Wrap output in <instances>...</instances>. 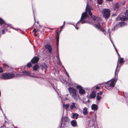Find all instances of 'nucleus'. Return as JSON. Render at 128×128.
Masks as SVG:
<instances>
[{
	"instance_id": "7",
	"label": "nucleus",
	"mask_w": 128,
	"mask_h": 128,
	"mask_svg": "<svg viewBox=\"0 0 128 128\" xmlns=\"http://www.w3.org/2000/svg\"><path fill=\"white\" fill-rule=\"evenodd\" d=\"M59 35L57 34L56 36V42H57V50H58V55L56 56V57L57 58V59L58 60V61H59V62H60V60L59 58V52H58V44H59Z\"/></svg>"
},
{
	"instance_id": "6",
	"label": "nucleus",
	"mask_w": 128,
	"mask_h": 128,
	"mask_svg": "<svg viewBox=\"0 0 128 128\" xmlns=\"http://www.w3.org/2000/svg\"><path fill=\"white\" fill-rule=\"evenodd\" d=\"M76 88L79 90V93L81 94H84L86 92L83 89L82 86L80 85H78L76 86Z\"/></svg>"
},
{
	"instance_id": "19",
	"label": "nucleus",
	"mask_w": 128,
	"mask_h": 128,
	"mask_svg": "<svg viewBox=\"0 0 128 128\" xmlns=\"http://www.w3.org/2000/svg\"><path fill=\"white\" fill-rule=\"evenodd\" d=\"M79 115L76 113H74L72 116V117L74 118L77 119L78 118Z\"/></svg>"
},
{
	"instance_id": "10",
	"label": "nucleus",
	"mask_w": 128,
	"mask_h": 128,
	"mask_svg": "<svg viewBox=\"0 0 128 128\" xmlns=\"http://www.w3.org/2000/svg\"><path fill=\"white\" fill-rule=\"evenodd\" d=\"M45 48L48 49L49 52L50 53L52 52V46L50 45L47 44L45 46Z\"/></svg>"
},
{
	"instance_id": "32",
	"label": "nucleus",
	"mask_w": 128,
	"mask_h": 128,
	"mask_svg": "<svg viewBox=\"0 0 128 128\" xmlns=\"http://www.w3.org/2000/svg\"><path fill=\"white\" fill-rule=\"evenodd\" d=\"M47 66L45 65H44V68H43L45 69L46 68H47Z\"/></svg>"
},
{
	"instance_id": "21",
	"label": "nucleus",
	"mask_w": 128,
	"mask_h": 128,
	"mask_svg": "<svg viewBox=\"0 0 128 128\" xmlns=\"http://www.w3.org/2000/svg\"><path fill=\"white\" fill-rule=\"evenodd\" d=\"M99 93H98L97 94V96L96 97L97 100H100L101 98V96H99Z\"/></svg>"
},
{
	"instance_id": "40",
	"label": "nucleus",
	"mask_w": 128,
	"mask_h": 128,
	"mask_svg": "<svg viewBox=\"0 0 128 128\" xmlns=\"http://www.w3.org/2000/svg\"><path fill=\"white\" fill-rule=\"evenodd\" d=\"M34 35L35 36H37V35L36 34V33H34Z\"/></svg>"
},
{
	"instance_id": "23",
	"label": "nucleus",
	"mask_w": 128,
	"mask_h": 128,
	"mask_svg": "<svg viewBox=\"0 0 128 128\" xmlns=\"http://www.w3.org/2000/svg\"><path fill=\"white\" fill-rule=\"evenodd\" d=\"M111 40V41L112 43V44H113V46H114V49H115V50H116V53H117L118 55L119 56V54H118V51H117V50L116 49V48L115 46L114 45V44H113V42H112V41L111 40Z\"/></svg>"
},
{
	"instance_id": "33",
	"label": "nucleus",
	"mask_w": 128,
	"mask_h": 128,
	"mask_svg": "<svg viewBox=\"0 0 128 128\" xmlns=\"http://www.w3.org/2000/svg\"><path fill=\"white\" fill-rule=\"evenodd\" d=\"M33 32H34V33H36V32L37 31L36 30V29H34L33 30Z\"/></svg>"
},
{
	"instance_id": "44",
	"label": "nucleus",
	"mask_w": 128,
	"mask_h": 128,
	"mask_svg": "<svg viewBox=\"0 0 128 128\" xmlns=\"http://www.w3.org/2000/svg\"><path fill=\"white\" fill-rule=\"evenodd\" d=\"M1 110L3 112L2 109V108H1Z\"/></svg>"
},
{
	"instance_id": "34",
	"label": "nucleus",
	"mask_w": 128,
	"mask_h": 128,
	"mask_svg": "<svg viewBox=\"0 0 128 128\" xmlns=\"http://www.w3.org/2000/svg\"><path fill=\"white\" fill-rule=\"evenodd\" d=\"M5 30H2V33L3 34H4V32L5 31Z\"/></svg>"
},
{
	"instance_id": "2",
	"label": "nucleus",
	"mask_w": 128,
	"mask_h": 128,
	"mask_svg": "<svg viewBox=\"0 0 128 128\" xmlns=\"http://www.w3.org/2000/svg\"><path fill=\"white\" fill-rule=\"evenodd\" d=\"M116 80V79H113L110 81L106 82V84H107L105 86V88L108 90L112 88L114 86Z\"/></svg>"
},
{
	"instance_id": "29",
	"label": "nucleus",
	"mask_w": 128,
	"mask_h": 128,
	"mask_svg": "<svg viewBox=\"0 0 128 128\" xmlns=\"http://www.w3.org/2000/svg\"><path fill=\"white\" fill-rule=\"evenodd\" d=\"M118 64H117V66L116 68V70H115V75H116V72H117V68L118 67Z\"/></svg>"
},
{
	"instance_id": "27",
	"label": "nucleus",
	"mask_w": 128,
	"mask_h": 128,
	"mask_svg": "<svg viewBox=\"0 0 128 128\" xmlns=\"http://www.w3.org/2000/svg\"><path fill=\"white\" fill-rule=\"evenodd\" d=\"M32 65L30 62L28 63L27 65V66L28 67H30L32 66Z\"/></svg>"
},
{
	"instance_id": "31",
	"label": "nucleus",
	"mask_w": 128,
	"mask_h": 128,
	"mask_svg": "<svg viewBox=\"0 0 128 128\" xmlns=\"http://www.w3.org/2000/svg\"><path fill=\"white\" fill-rule=\"evenodd\" d=\"M3 66L5 68L6 66H7V65L6 64H4Z\"/></svg>"
},
{
	"instance_id": "3",
	"label": "nucleus",
	"mask_w": 128,
	"mask_h": 128,
	"mask_svg": "<svg viewBox=\"0 0 128 128\" xmlns=\"http://www.w3.org/2000/svg\"><path fill=\"white\" fill-rule=\"evenodd\" d=\"M15 74H14L4 73L0 74V78L4 80H7L12 78Z\"/></svg>"
},
{
	"instance_id": "43",
	"label": "nucleus",
	"mask_w": 128,
	"mask_h": 128,
	"mask_svg": "<svg viewBox=\"0 0 128 128\" xmlns=\"http://www.w3.org/2000/svg\"><path fill=\"white\" fill-rule=\"evenodd\" d=\"M65 21H64V25L65 24Z\"/></svg>"
},
{
	"instance_id": "1",
	"label": "nucleus",
	"mask_w": 128,
	"mask_h": 128,
	"mask_svg": "<svg viewBox=\"0 0 128 128\" xmlns=\"http://www.w3.org/2000/svg\"><path fill=\"white\" fill-rule=\"evenodd\" d=\"M91 10H92V9L87 4L86 9V12H83L82 14L80 21L77 23L75 26L74 25V26L76 29L78 30V24L79 23L81 22L82 24H83L85 22H88V15L86 13V12H87L88 13L90 16H92L91 19L92 20V22L91 23L95 25L96 28L104 33V34L106 35V32L105 30L102 28L100 24L102 22L101 19L99 17H95L94 16H92V13L90 12Z\"/></svg>"
},
{
	"instance_id": "37",
	"label": "nucleus",
	"mask_w": 128,
	"mask_h": 128,
	"mask_svg": "<svg viewBox=\"0 0 128 128\" xmlns=\"http://www.w3.org/2000/svg\"><path fill=\"white\" fill-rule=\"evenodd\" d=\"M63 26H61L60 28L62 30L63 28Z\"/></svg>"
},
{
	"instance_id": "17",
	"label": "nucleus",
	"mask_w": 128,
	"mask_h": 128,
	"mask_svg": "<svg viewBox=\"0 0 128 128\" xmlns=\"http://www.w3.org/2000/svg\"><path fill=\"white\" fill-rule=\"evenodd\" d=\"M71 124L72 126L74 127L76 126L77 122L76 120H73L71 122Z\"/></svg>"
},
{
	"instance_id": "15",
	"label": "nucleus",
	"mask_w": 128,
	"mask_h": 128,
	"mask_svg": "<svg viewBox=\"0 0 128 128\" xmlns=\"http://www.w3.org/2000/svg\"><path fill=\"white\" fill-rule=\"evenodd\" d=\"M118 18H119L120 20H125L126 19V18L125 16H122L121 15H119Z\"/></svg>"
},
{
	"instance_id": "42",
	"label": "nucleus",
	"mask_w": 128,
	"mask_h": 128,
	"mask_svg": "<svg viewBox=\"0 0 128 128\" xmlns=\"http://www.w3.org/2000/svg\"><path fill=\"white\" fill-rule=\"evenodd\" d=\"M62 29H60V32H61V31H62Z\"/></svg>"
},
{
	"instance_id": "12",
	"label": "nucleus",
	"mask_w": 128,
	"mask_h": 128,
	"mask_svg": "<svg viewBox=\"0 0 128 128\" xmlns=\"http://www.w3.org/2000/svg\"><path fill=\"white\" fill-rule=\"evenodd\" d=\"M96 96V93L94 91H93L92 93L90 94L89 98H94Z\"/></svg>"
},
{
	"instance_id": "47",
	"label": "nucleus",
	"mask_w": 128,
	"mask_h": 128,
	"mask_svg": "<svg viewBox=\"0 0 128 128\" xmlns=\"http://www.w3.org/2000/svg\"><path fill=\"white\" fill-rule=\"evenodd\" d=\"M124 4V3H123V4Z\"/></svg>"
},
{
	"instance_id": "36",
	"label": "nucleus",
	"mask_w": 128,
	"mask_h": 128,
	"mask_svg": "<svg viewBox=\"0 0 128 128\" xmlns=\"http://www.w3.org/2000/svg\"><path fill=\"white\" fill-rule=\"evenodd\" d=\"M100 88V87L98 86H97L96 87V90L99 89Z\"/></svg>"
},
{
	"instance_id": "38",
	"label": "nucleus",
	"mask_w": 128,
	"mask_h": 128,
	"mask_svg": "<svg viewBox=\"0 0 128 128\" xmlns=\"http://www.w3.org/2000/svg\"><path fill=\"white\" fill-rule=\"evenodd\" d=\"M106 1H112L113 0H106Z\"/></svg>"
},
{
	"instance_id": "9",
	"label": "nucleus",
	"mask_w": 128,
	"mask_h": 128,
	"mask_svg": "<svg viewBox=\"0 0 128 128\" xmlns=\"http://www.w3.org/2000/svg\"><path fill=\"white\" fill-rule=\"evenodd\" d=\"M39 58L38 57H34L32 60L31 62L33 64H34L38 62L39 60Z\"/></svg>"
},
{
	"instance_id": "20",
	"label": "nucleus",
	"mask_w": 128,
	"mask_h": 128,
	"mask_svg": "<svg viewBox=\"0 0 128 128\" xmlns=\"http://www.w3.org/2000/svg\"><path fill=\"white\" fill-rule=\"evenodd\" d=\"M38 68V65L37 64L34 65L33 67V69L34 70H36Z\"/></svg>"
},
{
	"instance_id": "14",
	"label": "nucleus",
	"mask_w": 128,
	"mask_h": 128,
	"mask_svg": "<svg viewBox=\"0 0 128 128\" xmlns=\"http://www.w3.org/2000/svg\"><path fill=\"white\" fill-rule=\"evenodd\" d=\"M119 7V4L118 3H116L113 6V9L114 10H116L118 9Z\"/></svg>"
},
{
	"instance_id": "25",
	"label": "nucleus",
	"mask_w": 128,
	"mask_h": 128,
	"mask_svg": "<svg viewBox=\"0 0 128 128\" xmlns=\"http://www.w3.org/2000/svg\"><path fill=\"white\" fill-rule=\"evenodd\" d=\"M98 2L99 4H102V0H98Z\"/></svg>"
},
{
	"instance_id": "8",
	"label": "nucleus",
	"mask_w": 128,
	"mask_h": 128,
	"mask_svg": "<svg viewBox=\"0 0 128 128\" xmlns=\"http://www.w3.org/2000/svg\"><path fill=\"white\" fill-rule=\"evenodd\" d=\"M19 75H27L31 77H34V76L31 75V73L30 72L27 71H24L22 72V73H20Z\"/></svg>"
},
{
	"instance_id": "5",
	"label": "nucleus",
	"mask_w": 128,
	"mask_h": 128,
	"mask_svg": "<svg viewBox=\"0 0 128 128\" xmlns=\"http://www.w3.org/2000/svg\"><path fill=\"white\" fill-rule=\"evenodd\" d=\"M70 95L72 98H74L77 96L76 90L74 88L70 87L68 88Z\"/></svg>"
},
{
	"instance_id": "28",
	"label": "nucleus",
	"mask_w": 128,
	"mask_h": 128,
	"mask_svg": "<svg viewBox=\"0 0 128 128\" xmlns=\"http://www.w3.org/2000/svg\"><path fill=\"white\" fill-rule=\"evenodd\" d=\"M125 14L126 16L128 17V9L127 10L126 12H125Z\"/></svg>"
},
{
	"instance_id": "4",
	"label": "nucleus",
	"mask_w": 128,
	"mask_h": 128,
	"mask_svg": "<svg viewBox=\"0 0 128 128\" xmlns=\"http://www.w3.org/2000/svg\"><path fill=\"white\" fill-rule=\"evenodd\" d=\"M102 13L104 17L106 19L110 16V10L108 9H104L102 10Z\"/></svg>"
},
{
	"instance_id": "18",
	"label": "nucleus",
	"mask_w": 128,
	"mask_h": 128,
	"mask_svg": "<svg viewBox=\"0 0 128 128\" xmlns=\"http://www.w3.org/2000/svg\"><path fill=\"white\" fill-rule=\"evenodd\" d=\"M75 104L76 103L74 102H73L72 103V104L70 106V108L72 110L74 108H76Z\"/></svg>"
},
{
	"instance_id": "30",
	"label": "nucleus",
	"mask_w": 128,
	"mask_h": 128,
	"mask_svg": "<svg viewBox=\"0 0 128 128\" xmlns=\"http://www.w3.org/2000/svg\"><path fill=\"white\" fill-rule=\"evenodd\" d=\"M3 71V70L2 67L0 68V73L2 72Z\"/></svg>"
},
{
	"instance_id": "11",
	"label": "nucleus",
	"mask_w": 128,
	"mask_h": 128,
	"mask_svg": "<svg viewBox=\"0 0 128 128\" xmlns=\"http://www.w3.org/2000/svg\"><path fill=\"white\" fill-rule=\"evenodd\" d=\"M0 24H4V26L5 27L8 26V25L6 24L4 21L1 18H0Z\"/></svg>"
},
{
	"instance_id": "39",
	"label": "nucleus",
	"mask_w": 128,
	"mask_h": 128,
	"mask_svg": "<svg viewBox=\"0 0 128 128\" xmlns=\"http://www.w3.org/2000/svg\"><path fill=\"white\" fill-rule=\"evenodd\" d=\"M61 63V62L60 61L59 62H59L58 63L59 64H60Z\"/></svg>"
},
{
	"instance_id": "13",
	"label": "nucleus",
	"mask_w": 128,
	"mask_h": 128,
	"mask_svg": "<svg viewBox=\"0 0 128 128\" xmlns=\"http://www.w3.org/2000/svg\"><path fill=\"white\" fill-rule=\"evenodd\" d=\"M91 108L92 110H97L98 107L95 104H93L92 105Z\"/></svg>"
},
{
	"instance_id": "22",
	"label": "nucleus",
	"mask_w": 128,
	"mask_h": 128,
	"mask_svg": "<svg viewBox=\"0 0 128 128\" xmlns=\"http://www.w3.org/2000/svg\"><path fill=\"white\" fill-rule=\"evenodd\" d=\"M69 106V104H65V105H64V104L63 105V107H65V108L66 110H67Z\"/></svg>"
},
{
	"instance_id": "16",
	"label": "nucleus",
	"mask_w": 128,
	"mask_h": 128,
	"mask_svg": "<svg viewBox=\"0 0 128 128\" xmlns=\"http://www.w3.org/2000/svg\"><path fill=\"white\" fill-rule=\"evenodd\" d=\"M87 108L86 107H85L83 110V114L85 115L88 113Z\"/></svg>"
},
{
	"instance_id": "46",
	"label": "nucleus",
	"mask_w": 128,
	"mask_h": 128,
	"mask_svg": "<svg viewBox=\"0 0 128 128\" xmlns=\"http://www.w3.org/2000/svg\"><path fill=\"white\" fill-rule=\"evenodd\" d=\"M67 76H69V75H68V74H67Z\"/></svg>"
},
{
	"instance_id": "45",
	"label": "nucleus",
	"mask_w": 128,
	"mask_h": 128,
	"mask_svg": "<svg viewBox=\"0 0 128 128\" xmlns=\"http://www.w3.org/2000/svg\"><path fill=\"white\" fill-rule=\"evenodd\" d=\"M64 24H63V25H62V26H63V27H64Z\"/></svg>"
},
{
	"instance_id": "24",
	"label": "nucleus",
	"mask_w": 128,
	"mask_h": 128,
	"mask_svg": "<svg viewBox=\"0 0 128 128\" xmlns=\"http://www.w3.org/2000/svg\"><path fill=\"white\" fill-rule=\"evenodd\" d=\"M124 62L123 58H121L119 60V62L120 64H122Z\"/></svg>"
},
{
	"instance_id": "26",
	"label": "nucleus",
	"mask_w": 128,
	"mask_h": 128,
	"mask_svg": "<svg viewBox=\"0 0 128 128\" xmlns=\"http://www.w3.org/2000/svg\"><path fill=\"white\" fill-rule=\"evenodd\" d=\"M126 24V23L125 22H122L120 24V26L121 27H122V25L124 26Z\"/></svg>"
},
{
	"instance_id": "41",
	"label": "nucleus",
	"mask_w": 128,
	"mask_h": 128,
	"mask_svg": "<svg viewBox=\"0 0 128 128\" xmlns=\"http://www.w3.org/2000/svg\"><path fill=\"white\" fill-rule=\"evenodd\" d=\"M108 33L109 34V36L110 38V32H109Z\"/></svg>"
},
{
	"instance_id": "35",
	"label": "nucleus",
	"mask_w": 128,
	"mask_h": 128,
	"mask_svg": "<svg viewBox=\"0 0 128 128\" xmlns=\"http://www.w3.org/2000/svg\"><path fill=\"white\" fill-rule=\"evenodd\" d=\"M102 91H101L100 92V93H99V95H101L102 94Z\"/></svg>"
}]
</instances>
